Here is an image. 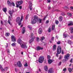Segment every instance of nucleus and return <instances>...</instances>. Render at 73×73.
Segmentation results:
<instances>
[{
  "mask_svg": "<svg viewBox=\"0 0 73 73\" xmlns=\"http://www.w3.org/2000/svg\"><path fill=\"white\" fill-rule=\"evenodd\" d=\"M61 53H62V54H64V52L63 50H62Z\"/></svg>",
  "mask_w": 73,
  "mask_h": 73,
  "instance_id": "49",
  "label": "nucleus"
},
{
  "mask_svg": "<svg viewBox=\"0 0 73 73\" xmlns=\"http://www.w3.org/2000/svg\"><path fill=\"white\" fill-rule=\"evenodd\" d=\"M48 31L49 33H50L51 32V28L50 27H49L48 29Z\"/></svg>",
  "mask_w": 73,
  "mask_h": 73,
  "instance_id": "31",
  "label": "nucleus"
},
{
  "mask_svg": "<svg viewBox=\"0 0 73 73\" xmlns=\"http://www.w3.org/2000/svg\"><path fill=\"white\" fill-rule=\"evenodd\" d=\"M72 21H70L69 22V23L68 24V26H70V25H72Z\"/></svg>",
  "mask_w": 73,
  "mask_h": 73,
  "instance_id": "26",
  "label": "nucleus"
},
{
  "mask_svg": "<svg viewBox=\"0 0 73 73\" xmlns=\"http://www.w3.org/2000/svg\"><path fill=\"white\" fill-rule=\"evenodd\" d=\"M70 56V54H67L66 55H65L64 58L65 59L62 60V62H66V61H68L69 60V58Z\"/></svg>",
  "mask_w": 73,
  "mask_h": 73,
  "instance_id": "4",
  "label": "nucleus"
},
{
  "mask_svg": "<svg viewBox=\"0 0 73 73\" xmlns=\"http://www.w3.org/2000/svg\"><path fill=\"white\" fill-rule=\"evenodd\" d=\"M24 66H25V67H26V66H28V63L27 62H26V64H25V65H24Z\"/></svg>",
  "mask_w": 73,
  "mask_h": 73,
  "instance_id": "41",
  "label": "nucleus"
},
{
  "mask_svg": "<svg viewBox=\"0 0 73 73\" xmlns=\"http://www.w3.org/2000/svg\"><path fill=\"white\" fill-rule=\"evenodd\" d=\"M29 17V14L27 15L25 17V19L26 20H27V19H28V18Z\"/></svg>",
  "mask_w": 73,
  "mask_h": 73,
  "instance_id": "30",
  "label": "nucleus"
},
{
  "mask_svg": "<svg viewBox=\"0 0 73 73\" xmlns=\"http://www.w3.org/2000/svg\"><path fill=\"white\" fill-rule=\"evenodd\" d=\"M5 36H9V33H7L5 34Z\"/></svg>",
  "mask_w": 73,
  "mask_h": 73,
  "instance_id": "35",
  "label": "nucleus"
},
{
  "mask_svg": "<svg viewBox=\"0 0 73 73\" xmlns=\"http://www.w3.org/2000/svg\"><path fill=\"white\" fill-rule=\"evenodd\" d=\"M67 15L69 16H72V14L69 13H68Z\"/></svg>",
  "mask_w": 73,
  "mask_h": 73,
  "instance_id": "39",
  "label": "nucleus"
},
{
  "mask_svg": "<svg viewBox=\"0 0 73 73\" xmlns=\"http://www.w3.org/2000/svg\"><path fill=\"white\" fill-rule=\"evenodd\" d=\"M55 28V25H53L52 26V27L51 28L52 31H53L54 30H55V32H56V29H54Z\"/></svg>",
  "mask_w": 73,
  "mask_h": 73,
  "instance_id": "19",
  "label": "nucleus"
},
{
  "mask_svg": "<svg viewBox=\"0 0 73 73\" xmlns=\"http://www.w3.org/2000/svg\"><path fill=\"white\" fill-rule=\"evenodd\" d=\"M56 45H54L53 46V48H52V50L54 51H55V50H56Z\"/></svg>",
  "mask_w": 73,
  "mask_h": 73,
  "instance_id": "21",
  "label": "nucleus"
},
{
  "mask_svg": "<svg viewBox=\"0 0 73 73\" xmlns=\"http://www.w3.org/2000/svg\"><path fill=\"white\" fill-rule=\"evenodd\" d=\"M45 37H44V36H42L41 37L40 39V40L41 42H42L43 40H44V39H45Z\"/></svg>",
  "mask_w": 73,
  "mask_h": 73,
  "instance_id": "23",
  "label": "nucleus"
},
{
  "mask_svg": "<svg viewBox=\"0 0 73 73\" xmlns=\"http://www.w3.org/2000/svg\"><path fill=\"white\" fill-rule=\"evenodd\" d=\"M61 58H62V57L61 56H60L59 58V60H61Z\"/></svg>",
  "mask_w": 73,
  "mask_h": 73,
  "instance_id": "59",
  "label": "nucleus"
},
{
  "mask_svg": "<svg viewBox=\"0 0 73 73\" xmlns=\"http://www.w3.org/2000/svg\"><path fill=\"white\" fill-rule=\"evenodd\" d=\"M50 58H51V56H50L49 55H48L47 56V58H48V59H50Z\"/></svg>",
  "mask_w": 73,
  "mask_h": 73,
  "instance_id": "42",
  "label": "nucleus"
},
{
  "mask_svg": "<svg viewBox=\"0 0 73 73\" xmlns=\"http://www.w3.org/2000/svg\"><path fill=\"white\" fill-rule=\"evenodd\" d=\"M61 64V62H60L58 64V66H60Z\"/></svg>",
  "mask_w": 73,
  "mask_h": 73,
  "instance_id": "53",
  "label": "nucleus"
},
{
  "mask_svg": "<svg viewBox=\"0 0 73 73\" xmlns=\"http://www.w3.org/2000/svg\"><path fill=\"white\" fill-rule=\"evenodd\" d=\"M15 12V11L13 9L12 10V11L11 10H9V14L10 15L11 17H12V15L13 13Z\"/></svg>",
  "mask_w": 73,
  "mask_h": 73,
  "instance_id": "11",
  "label": "nucleus"
},
{
  "mask_svg": "<svg viewBox=\"0 0 73 73\" xmlns=\"http://www.w3.org/2000/svg\"><path fill=\"white\" fill-rule=\"evenodd\" d=\"M8 20V23L9 24L11 25H12V23H11V21H12V19H11V17L10 16H9Z\"/></svg>",
  "mask_w": 73,
  "mask_h": 73,
  "instance_id": "9",
  "label": "nucleus"
},
{
  "mask_svg": "<svg viewBox=\"0 0 73 73\" xmlns=\"http://www.w3.org/2000/svg\"><path fill=\"white\" fill-rule=\"evenodd\" d=\"M29 29L30 31H32V27H31L30 28H29Z\"/></svg>",
  "mask_w": 73,
  "mask_h": 73,
  "instance_id": "62",
  "label": "nucleus"
},
{
  "mask_svg": "<svg viewBox=\"0 0 73 73\" xmlns=\"http://www.w3.org/2000/svg\"><path fill=\"white\" fill-rule=\"evenodd\" d=\"M11 41L12 42H16V37L14 35H12L11 36Z\"/></svg>",
  "mask_w": 73,
  "mask_h": 73,
  "instance_id": "8",
  "label": "nucleus"
},
{
  "mask_svg": "<svg viewBox=\"0 0 73 73\" xmlns=\"http://www.w3.org/2000/svg\"><path fill=\"white\" fill-rule=\"evenodd\" d=\"M40 40V38H39L38 37H37L36 39V41L37 42H38L39 41V40Z\"/></svg>",
  "mask_w": 73,
  "mask_h": 73,
  "instance_id": "34",
  "label": "nucleus"
},
{
  "mask_svg": "<svg viewBox=\"0 0 73 73\" xmlns=\"http://www.w3.org/2000/svg\"><path fill=\"white\" fill-rule=\"evenodd\" d=\"M55 23H56V24H58V21H55Z\"/></svg>",
  "mask_w": 73,
  "mask_h": 73,
  "instance_id": "44",
  "label": "nucleus"
},
{
  "mask_svg": "<svg viewBox=\"0 0 73 73\" xmlns=\"http://www.w3.org/2000/svg\"><path fill=\"white\" fill-rule=\"evenodd\" d=\"M68 70L69 71L70 73H71V72H72V69L71 68H68Z\"/></svg>",
  "mask_w": 73,
  "mask_h": 73,
  "instance_id": "29",
  "label": "nucleus"
},
{
  "mask_svg": "<svg viewBox=\"0 0 73 73\" xmlns=\"http://www.w3.org/2000/svg\"><path fill=\"white\" fill-rule=\"evenodd\" d=\"M17 42L18 44H19L21 46V48H23V49H27V46L25 44H23L24 42L23 41H22L21 39L20 38L18 39L17 40Z\"/></svg>",
  "mask_w": 73,
  "mask_h": 73,
  "instance_id": "1",
  "label": "nucleus"
},
{
  "mask_svg": "<svg viewBox=\"0 0 73 73\" xmlns=\"http://www.w3.org/2000/svg\"><path fill=\"white\" fill-rule=\"evenodd\" d=\"M58 53H57L56 54V57H58Z\"/></svg>",
  "mask_w": 73,
  "mask_h": 73,
  "instance_id": "61",
  "label": "nucleus"
},
{
  "mask_svg": "<svg viewBox=\"0 0 73 73\" xmlns=\"http://www.w3.org/2000/svg\"><path fill=\"white\" fill-rule=\"evenodd\" d=\"M0 69L1 70V71L2 72L3 69V67H2V66L0 65Z\"/></svg>",
  "mask_w": 73,
  "mask_h": 73,
  "instance_id": "36",
  "label": "nucleus"
},
{
  "mask_svg": "<svg viewBox=\"0 0 73 73\" xmlns=\"http://www.w3.org/2000/svg\"><path fill=\"white\" fill-rule=\"evenodd\" d=\"M51 40H52V41H53V40H54V37L53 36L52 37Z\"/></svg>",
  "mask_w": 73,
  "mask_h": 73,
  "instance_id": "58",
  "label": "nucleus"
},
{
  "mask_svg": "<svg viewBox=\"0 0 73 73\" xmlns=\"http://www.w3.org/2000/svg\"><path fill=\"white\" fill-rule=\"evenodd\" d=\"M23 19V16H22L21 18V19L20 20V17H18L16 19V23H18L19 25L20 26L21 24V21Z\"/></svg>",
  "mask_w": 73,
  "mask_h": 73,
  "instance_id": "3",
  "label": "nucleus"
},
{
  "mask_svg": "<svg viewBox=\"0 0 73 73\" xmlns=\"http://www.w3.org/2000/svg\"><path fill=\"white\" fill-rule=\"evenodd\" d=\"M42 28H40L39 29L38 33L40 35L42 33Z\"/></svg>",
  "mask_w": 73,
  "mask_h": 73,
  "instance_id": "15",
  "label": "nucleus"
},
{
  "mask_svg": "<svg viewBox=\"0 0 73 73\" xmlns=\"http://www.w3.org/2000/svg\"><path fill=\"white\" fill-rule=\"evenodd\" d=\"M48 10H50V8H51V7H50V6H48Z\"/></svg>",
  "mask_w": 73,
  "mask_h": 73,
  "instance_id": "60",
  "label": "nucleus"
},
{
  "mask_svg": "<svg viewBox=\"0 0 73 73\" xmlns=\"http://www.w3.org/2000/svg\"><path fill=\"white\" fill-rule=\"evenodd\" d=\"M63 70L64 72H66V68H64V69H63Z\"/></svg>",
  "mask_w": 73,
  "mask_h": 73,
  "instance_id": "47",
  "label": "nucleus"
},
{
  "mask_svg": "<svg viewBox=\"0 0 73 73\" xmlns=\"http://www.w3.org/2000/svg\"><path fill=\"white\" fill-rule=\"evenodd\" d=\"M43 49H44V48L41 47L39 46H37L36 48V50L37 51L40 50H42Z\"/></svg>",
  "mask_w": 73,
  "mask_h": 73,
  "instance_id": "12",
  "label": "nucleus"
},
{
  "mask_svg": "<svg viewBox=\"0 0 73 73\" xmlns=\"http://www.w3.org/2000/svg\"><path fill=\"white\" fill-rule=\"evenodd\" d=\"M60 43H61L60 41H58L57 42V44H60Z\"/></svg>",
  "mask_w": 73,
  "mask_h": 73,
  "instance_id": "50",
  "label": "nucleus"
},
{
  "mask_svg": "<svg viewBox=\"0 0 73 73\" xmlns=\"http://www.w3.org/2000/svg\"><path fill=\"white\" fill-rule=\"evenodd\" d=\"M59 21H62V16L58 18Z\"/></svg>",
  "mask_w": 73,
  "mask_h": 73,
  "instance_id": "24",
  "label": "nucleus"
},
{
  "mask_svg": "<svg viewBox=\"0 0 73 73\" xmlns=\"http://www.w3.org/2000/svg\"><path fill=\"white\" fill-rule=\"evenodd\" d=\"M8 68L7 67H5L4 69H3L2 70V72H7V70H8Z\"/></svg>",
  "mask_w": 73,
  "mask_h": 73,
  "instance_id": "16",
  "label": "nucleus"
},
{
  "mask_svg": "<svg viewBox=\"0 0 73 73\" xmlns=\"http://www.w3.org/2000/svg\"><path fill=\"white\" fill-rule=\"evenodd\" d=\"M3 11L4 12L6 13L7 11V7L3 8L2 9Z\"/></svg>",
  "mask_w": 73,
  "mask_h": 73,
  "instance_id": "22",
  "label": "nucleus"
},
{
  "mask_svg": "<svg viewBox=\"0 0 73 73\" xmlns=\"http://www.w3.org/2000/svg\"><path fill=\"white\" fill-rule=\"evenodd\" d=\"M29 8L30 11H32V7L31 6Z\"/></svg>",
  "mask_w": 73,
  "mask_h": 73,
  "instance_id": "45",
  "label": "nucleus"
},
{
  "mask_svg": "<svg viewBox=\"0 0 73 73\" xmlns=\"http://www.w3.org/2000/svg\"><path fill=\"white\" fill-rule=\"evenodd\" d=\"M11 45L12 46H15V45H16V43L15 42L13 43H12V44H11Z\"/></svg>",
  "mask_w": 73,
  "mask_h": 73,
  "instance_id": "37",
  "label": "nucleus"
},
{
  "mask_svg": "<svg viewBox=\"0 0 73 73\" xmlns=\"http://www.w3.org/2000/svg\"><path fill=\"white\" fill-rule=\"evenodd\" d=\"M61 14L62 15V16H63L65 15V14L64 13H62Z\"/></svg>",
  "mask_w": 73,
  "mask_h": 73,
  "instance_id": "48",
  "label": "nucleus"
},
{
  "mask_svg": "<svg viewBox=\"0 0 73 73\" xmlns=\"http://www.w3.org/2000/svg\"><path fill=\"white\" fill-rule=\"evenodd\" d=\"M44 60V57L43 56H40V57L38 58V61L39 63H41L43 62Z\"/></svg>",
  "mask_w": 73,
  "mask_h": 73,
  "instance_id": "6",
  "label": "nucleus"
},
{
  "mask_svg": "<svg viewBox=\"0 0 73 73\" xmlns=\"http://www.w3.org/2000/svg\"><path fill=\"white\" fill-rule=\"evenodd\" d=\"M44 69L45 71H47L48 70V66H46L44 67Z\"/></svg>",
  "mask_w": 73,
  "mask_h": 73,
  "instance_id": "27",
  "label": "nucleus"
},
{
  "mask_svg": "<svg viewBox=\"0 0 73 73\" xmlns=\"http://www.w3.org/2000/svg\"><path fill=\"white\" fill-rule=\"evenodd\" d=\"M34 19H32L31 21V23L32 24H35L36 23V22L38 21V18L37 16L35 15L34 17Z\"/></svg>",
  "mask_w": 73,
  "mask_h": 73,
  "instance_id": "2",
  "label": "nucleus"
},
{
  "mask_svg": "<svg viewBox=\"0 0 73 73\" xmlns=\"http://www.w3.org/2000/svg\"><path fill=\"white\" fill-rule=\"evenodd\" d=\"M67 36H68V35L67 34H64V33L63 34V36L64 37V38H66V37H67Z\"/></svg>",
  "mask_w": 73,
  "mask_h": 73,
  "instance_id": "28",
  "label": "nucleus"
},
{
  "mask_svg": "<svg viewBox=\"0 0 73 73\" xmlns=\"http://www.w3.org/2000/svg\"><path fill=\"white\" fill-rule=\"evenodd\" d=\"M18 7H19L20 9H22V6H19V5Z\"/></svg>",
  "mask_w": 73,
  "mask_h": 73,
  "instance_id": "55",
  "label": "nucleus"
},
{
  "mask_svg": "<svg viewBox=\"0 0 73 73\" xmlns=\"http://www.w3.org/2000/svg\"><path fill=\"white\" fill-rule=\"evenodd\" d=\"M70 8L71 9H73V7L72 6H71L70 7Z\"/></svg>",
  "mask_w": 73,
  "mask_h": 73,
  "instance_id": "64",
  "label": "nucleus"
},
{
  "mask_svg": "<svg viewBox=\"0 0 73 73\" xmlns=\"http://www.w3.org/2000/svg\"><path fill=\"white\" fill-rule=\"evenodd\" d=\"M70 32H71V33H73V27H70Z\"/></svg>",
  "mask_w": 73,
  "mask_h": 73,
  "instance_id": "25",
  "label": "nucleus"
},
{
  "mask_svg": "<svg viewBox=\"0 0 73 73\" xmlns=\"http://www.w3.org/2000/svg\"><path fill=\"white\" fill-rule=\"evenodd\" d=\"M47 3H50V0H47Z\"/></svg>",
  "mask_w": 73,
  "mask_h": 73,
  "instance_id": "51",
  "label": "nucleus"
},
{
  "mask_svg": "<svg viewBox=\"0 0 73 73\" xmlns=\"http://www.w3.org/2000/svg\"><path fill=\"white\" fill-rule=\"evenodd\" d=\"M70 62L71 63H72L73 62V58H72L71 59V60H70Z\"/></svg>",
  "mask_w": 73,
  "mask_h": 73,
  "instance_id": "43",
  "label": "nucleus"
},
{
  "mask_svg": "<svg viewBox=\"0 0 73 73\" xmlns=\"http://www.w3.org/2000/svg\"><path fill=\"white\" fill-rule=\"evenodd\" d=\"M1 25H3L4 24H3V21H1Z\"/></svg>",
  "mask_w": 73,
  "mask_h": 73,
  "instance_id": "40",
  "label": "nucleus"
},
{
  "mask_svg": "<svg viewBox=\"0 0 73 73\" xmlns=\"http://www.w3.org/2000/svg\"><path fill=\"white\" fill-rule=\"evenodd\" d=\"M7 5H9V6H11V5H12V3L9 1H7Z\"/></svg>",
  "mask_w": 73,
  "mask_h": 73,
  "instance_id": "20",
  "label": "nucleus"
},
{
  "mask_svg": "<svg viewBox=\"0 0 73 73\" xmlns=\"http://www.w3.org/2000/svg\"><path fill=\"white\" fill-rule=\"evenodd\" d=\"M68 43L69 44H71V43H72V41L70 40H68Z\"/></svg>",
  "mask_w": 73,
  "mask_h": 73,
  "instance_id": "33",
  "label": "nucleus"
},
{
  "mask_svg": "<svg viewBox=\"0 0 73 73\" xmlns=\"http://www.w3.org/2000/svg\"><path fill=\"white\" fill-rule=\"evenodd\" d=\"M54 11H56V12H61L60 10L58 9H55V10H54Z\"/></svg>",
  "mask_w": 73,
  "mask_h": 73,
  "instance_id": "32",
  "label": "nucleus"
},
{
  "mask_svg": "<svg viewBox=\"0 0 73 73\" xmlns=\"http://www.w3.org/2000/svg\"><path fill=\"white\" fill-rule=\"evenodd\" d=\"M15 71L16 72H17V69L16 68H15Z\"/></svg>",
  "mask_w": 73,
  "mask_h": 73,
  "instance_id": "54",
  "label": "nucleus"
},
{
  "mask_svg": "<svg viewBox=\"0 0 73 73\" xmlns=\"http://www.w3.org/2000/svg\"><path fill=\"white\" fill-rule=\"evenodd\" d=\"M35 39V37H32V38L31 39L29 40V44H31L32 43L33 41H34V39Z\"/></svg>",
  "mask_w": 73,
  "mask_h": 73,
  "instance_id": "13",
  "label": "nucleus"
},
{
  "mask_svg": "<svg viewBox=\"0 0 73 73\" xmlns=\"http://www.w3.org/2000/svg\"><path fill=\"white\" fill-rule=\"evenodd\" d=\"M12 5L13 6V7H15V3H14V2H12L11 3V5Z\"/></svg>",
  "mask_w": 73,
  "mask_h": 73,
  "instance_id": "38",
  "label": "nucleus"
},
{
  "mask_svg": "<svg viewBox=\"0 0 73 73\" xmlns=\"http://www.w3.org/2000/svg\"><path fill=\"white\" fill-rule=\"evenodd\" d=\"M7 45L6 46H5V48H7V47H8V43H6Z\"/></svg>",
  "mask_w": 73,
  "mask_h": 73,
  "instance_id": "63",
  "label": "nucleus"
},
{
  "mask_svg": "<svg viewBox=\"0 0 73 73\" xmlns=\"http://www.w3.org/2000/svg\"><path fill=\"white\" fill-rule=\"evenodd\" d=\"M53 72V69L51 68H50L48 71V73H52Z\"/></svg>",
  "mask_w": 73,
  "mask_h": 73,
  "instance_id": "14",
  "label": "nucleus"
},
{
  "mask_svg": "<svg viewBox=\"0 0 73 73\" xmlns=\"http://www.w3.org/2000/svg\"><path fill=\"white\" fill-rule=\"evenodd\" d=\"M54 61V60H51V59H48V62L49 64H52V62Z\"/></svg>",
  "mask_w": 73,
  "mask_h": 73,
  "instance_id": "17",
  "label": "nucleus"
},
{
  "mask_svg": "<svg viewBox=\"0 0 73 73\" xmlns=\"http://www.w3.org/2000/svg\"><path fill=\"white\" fill-rule=\"evenodd\" d=\"M39 23H41V22L42 21V19H39Z\"/></svg>",
  "mask_w": 73,
  "mask_h": 73,
  "instance_id": "46",
  "label": "nucleus"
},
{
  "mask_svg": "<svg viewBox=\"0 0 73 73\" xmlns=\"http://www.w3.org/2000/svg\"><path fill=\"white\" fill-rule=\"evenodd\" d=\"M7 53L8 54H9L10 53V51H9V49L7 50Z\"/></svg>",
  "mask_w": 73,
  "mask_h": 73,
  "instance_id": "52",
  "label": "nucleus"
},
{
  "mask_svg": "<svg viewBox=\"0 0 73 73\" xmlns=\"http://www.w3.org/2000/svg\"><path fill=\"white\" fill-rule=\"evenodd\" d=\"M31 25H28L27 26L28 28H31Z\"/></svg>",
  "mask_w": 73,
  "mask_h": 73,
  "instance_id": "57",
  "label": "nucleus"
},
{
  "mask_svg": "<svg viewBox=\"0 0 73 73\" xmlns=\"http://www.w3.org/2000/svg\"><path fill=\"white\" fill-rule=\"evenodd\" d=\"M22 32L23 34H24V33L25 32V27H23V28L22 31Z\"/></svg>",
  "mask_w": 73,
  "mask_h": 73,
  "instance_id": "18",
  "label": "nucleus"
},
{
  "mask_svg": "<svg viewBox=\"0 0 73 73\" xmlns=\"http://www.w3.org/2000/svg\"><path fill=\"white\" fill-rule=\"evenodd\" d=\"M17 65L19 68H21L22 66V64L21 61H18L17 63Z\"/></svg>",
  "mask_w": 73,
  "mask_h": 73,
  "instance_id": "10",
  "label": "nucleus"
},
{
  "mask_svg": "<svg viewBox=\"0 0 73 73\" xmlns=\"http://www.w3.org/2000/svg\"><path fill=\"white\" fill-rule=\"evenodd\" d=\"M62 48H61V47L60 46H58L57 48V52L58 54H59L61 53V50Z\"/></svg>",
  "mask_w": 73,
  "mask_h": 73,
  "instance_id": "5",
  "label": "nucleus"
},
{
  "mask_svg": "<svg viewBox=\"0 0 73 73\" xmlns=\"http://www.w3.org/2000/svg\"><path fill=\"white\" fill-rule=\"evenodd\" d=\"M23 3V1H19L17 2L16 3V7L17 8L19 7V6L21 4H22Z\"/></svg>",
  "mask_w": 73,
  "mask_h": 73,
  "instance_id": "7",
  "label": "nucleus"
},
{
  "mask_svg": "<svg viewBox=\"0 0 73 73\" xmlns=\"http://www.w3.org/2000/svg\"><path fill=\"white\" fill-rule=\"evenodd\" d=\"M31 37H32V36H33V33H31Z\"/></svg>",
  "mask_w": 73,
  "mask_h": 73,
  "instance_id": "56",
  "label": "nucleus"
}]
</instances>
